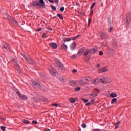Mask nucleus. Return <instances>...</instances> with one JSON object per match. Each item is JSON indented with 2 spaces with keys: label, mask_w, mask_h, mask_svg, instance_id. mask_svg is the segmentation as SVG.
<instances>
[{
  "label": "nucleus",
  "mask_w": 131,
  "mask_h": 131,
  "mask_svg": "<svg viewBox=\"0 0 131 131\" xmlns=\"http://www.w3.org/2000/svg\"><path fill=\"white\" fill-rule=\"evenodd\" d=\"M23 57L24 58V59L26 60V61H27L29 64H34L35 62L30 57L29 55H25L23 54H21Z\"/></svg>",
  "instance_id": "nucleus-1"
},
{
  "label": "nucleus",
  "mask_w": 131,
  "mask_h": 131,
  "mask_svg": "<svg viewBox=\"0 0 131 131\" xmlns=\"http://www.w3.org/2000/svg\"><path fill=\"white\" fill-rule=\"evenodd\" d=\"M91 79L92 78L90 77L83 78L80 81V84H81V85H84L85 84H86L89 81H90Z\"/></svg>",
  "instance_id": "nucleus-2"
},
{
  "label": "nucleus",
  "mask_w": 131,
  "mask_h": 131,
  "mask_svg": "<svg viewBox=\"0 0 131 131\" xmlns=\"http://www.w3.org/2000/svg\"><path fill=\"white\" fill-rule=\"evenodd\" d=\"M102 83L104 84H107V83H110L112 82V80L109 77H104L101 78Z\"/></svg>",
  "instance_id": "nucleus-3"
},
{
  "label": "nucleus",
  "mask_w": 131,
  "mask_h": 131,
  "mask_svg": "<svg viewBox=\"0 0 131 131\" xmlns=\"http://www.w3.org/2000/svg\"><path fill=\"white\" fill-rule=\"evenodd\" d=\"M107 71H109V69H108L107 67H103L98 70V72L99 73H102L103 72H107Z\"/></svg>",
  "instance_id": "nucleus-4"
},
{
  "label": "nucleus",
  "mask_w": 131,
  "mask_h": 131,
  "mask_svg": "<svg viewBox=\"0 0 131 131\" xmlns=\"http://www.w3.org/2000/svg\"><path fill=\"white\" fill-rule=\"evenodd\" d=\"M32 85L35 89L40 88V84L38 82H37V81H35L32 80Z\"/></svg>",
  "instance_id": "nucleus-5"
},
{
  "label": "nucleus",
  "mask_w": 131,
  "mask_h": 131,
  "mask_svg": "<svg viewBox=\"0 0 131 131\" xmlns=\"http://www.w3.org/2000/svg\"><path fill=\"white\" fill-rule=\"evenodd\" d=\"M56 65H57L58 68H59L61 70H65L66 69V68H65L64 65L60 62L56 63Z\"/></svg>",
  "instance_id": "nucleus-6"
},
{
  "label": "nucleus",
  "mask_w": 131,
  "mask_h": 131,
  "mask_svg": "<svg viewBox=\"0 0 131 131\" xmlns=\"http://www.w3.org/2000/svg\"><path fill=\"white\" fill-rule=\"evenodd\" d=\"M49 72L52 75H55L56 73H57V71H56V69H55V68H54V67H50V69H49Z\"/></svg>",
  "instance_id": "nucleus-7"
},
{
  "label": "nucleus",
  "mask_w": 131,
  "mask_h": 131,
  "mask_svg": "<svg viewBox=\"0 0 131 131\" xmlns=\"http://www.w3.org/2000/svg\"><path fill=\"white\" fill-rule=\"evenodd\" d=\"M17 95H18L19 98H20V99H21V100H26V99H27V97H26L25 95L21 94V93H20V92L18 91L17 92Z\"/></svg>",
  "instance_id": "nucleus-8"
},
{
  "label": "nucleus",
  "mask_w": 131,
  "mask_h": 131,
  "mask_svg": "<svg viewBox=\"0 0 131 131\" xmlns=\"http://www.w3.org/2000/svg\"><path fill=\"white\" fill-rule=\"evenodd\" d=\"M131 21V12H129L127 14V22L128 24H129Z\"/></svg>",
  "instance_id": "nucleus-9"
},
{
  "label": "nucleus",
  "mask_w": 131,
  "mask_h": 131,
  "mask_svg": "<svg viewBox=\"0 0 131 131\" xmlns=\"http://www.w3.org/2000/svg\"><path fill=\"white\" fill-rule=\"evenodd\" d=\"M49 46L52 49H57L58 48V45L54 42L49 43Z\"/></svg>",
  "instance_id": "nucleus-10"
},
{
  "label": "nucleus",
  "mask_w": 131,
  "mask_h": 131,
  "mask_svg": "<svg viewBox=\"0 0 131 131\" xmlns=\"http://www.w3.org/2000/svg\"><path fill=\"white\" fill-rule=\"evenodd\" d=\"M31 4L32 5V6H33V7H39V6H40V4H39V2L36 1H33Z\"/></svg>",
  "instance_id": "nucleus-11"
},
{
  "label": "nucleus",
  "mask_w": 131,
  "mask_h": 131,
  "mask_svg": "<svg viewBox=\"0 0 131 131\" xmlns=\"http://www.w3.org/2000/svg\"><path fill=\"white\" fill-rule=\"evenodd\" d=\"M84 51H85V48L82 47V48L79 49V51L78 52L77 55H80V56H81V55H82Z\"/></svg>",
  "instance_id": "nucleus-12"
},
{
  "label": "nucleus",
  "mask_w": 131,
  "mask_h": 131,
  "mask_svg": "<svg viewBox=\"0 0 131 131\" xmlns=\"http://www.w3.org/2000/svg\"><path fill=\"white\" fill-rule=\"evenodd\" d=\"M90 51V54H95V53H96V52H98V48L95 47V48H93Z\"/></svg>",
  "instance_id": "nucleus-13"
},
{
  "label": "nucleus",
  "mask_w": 131,
  "mask_h": 131,
  "mask_svg": "<svg viewBox=\"0 0 131 131\" xmlns=\"http://www.w3.org/2000/svg\"><path fill=\"white\" fill-rule=\"evenodd\" d=\"M100 37L102 39H106V38H107V34L102 32L100 34Z\"/></svg>",
  "instance_id": "nucleus-14"
},
{
  "label": "nucleus",
  "mask_w": 131,
  "mask_h": 131,
  "mask_svg": "<svg viewBox=\"0 0 131 131\" xmlns=\"http://www.w3.org/2000/svg\"><path fill=\"white\" fill-rule=\"evenodd\" d=\"M100 82H102V79H96L93 81V83L94 84H97V83H100Z\"/></svg>",
  "instance_id": "nucleus-15"
},
{
  "label": "nucleus",
  "mask_w": 131,
  "mask_h": 131,
  "mask_svg": "<svg viewBox=\"0 0 131 131\" xmlns=\"http://www.w3.org/2000/svg\"><path fill=\"white\" fill-rule=\"evenodd\" d=\"M37 76L39 78H46V75L42 73H39L37 74Z\"/></svg>",
  "instance_id": "nucleus-16"
},
{
  "label": "nucleus",
  "mask_w": 131,
  "mask_h": 131,
  "mask_svg": "<svg viewBox=\"0 0 131 131\" xmlns=\"http://www.w3.org/2000/svg\"><path fill=\"white\" fill-rule=\"evenodd\" d=\"M108 52L110 54H111V55H114V54H115V50L112 48H108Z\"/></svg>",
  "instance_id": "nucleus-17"
},
{
  "label": "nucleus",
  "mask_w": 131,
  "mask_h": 131,
  "mask_svg": "<svg viewBox=\"0 0 131 131\" xmlns=\"http://www.w3.org/2000/svg\"><path fill=\"white\" fill-rule=\"evenodd\" d=\"M70 48L73 51L74 50V49L76 48V43L73 42L72 44L71 45Z\"/></svg>",
  "instance_id": "nucleus-18"
},
{
  "label": "nucleus",
  "mask_w": 131,
  "mask_h": 131,
  "mask_svg": "<svg viewBox=\"0 0 131 131\" xmlns=\"http://www.w3.org/2000/svg\"><path fill=\"white\" fill-rule=\"evenodd\" d=\"M12 63L15 66L19 67V64H18V60L17 59H13Z\"/></svg>",
  "instance_id": "nucleus-19"
},
{
  "label": "nucleus",
  "mask_w": 131,
  "mask_h": 131,
  "mask_svg": "<svg viewBox=\"0 0 131 131\" xmlns=\"http://www.w3.org/2000/svg\"><path fill=\"white\" fill-rule=\"evenodd\" d=\"M69 101H70V102H71V103L73 104L74 103H75V102H76V101H77V99H76L75 98H70L69 99Z\"/></svg>",
  "instance_id": "nucleus-20"
},
{
  "label": "nucleus",
  "mask_w": 131,
  "mask_h": 131,
  "mask_svg": "<svg viewBox=\"0 0 131 131\" xmlns=\"http://www.w3.org/2000/svg\"><path fill=\"white\" fill-rule=\"evenodd\" d=\"M59 80L62 83H65V82H66V81H67V79L65 78H59Z\"/></svg>",
  "instance_id": "nucleus-21"
},
{
  "label": "nucleus",
  "mask_w": 131,
  "mask_h": 131,
  "mask_svg": "<svg viewBox=\"0 0 131 131\" xmlns=\"http://www.w3.org/2000/svg\"><path fill=\"white\" fill-rule=\"evenodd\" d=\"M110 96L111 98H116V97H117V94L114 92H112L111 93Z\"/></svg>",
  "instance_id": "nucleus-22"
},
{
  "label": "nucleus",
  "mask_w": 131,
  "mask_h": 131,
  "mask_svg": "<svg viewBox=\"0 0 131 131\" xmlns=\"http://www.w3.org/2000/svg\"><path fill=\"white\" fill-rule=\"evenodd\" d=\"M97 96H98V94L94 93V92H92L90 94V97H92V98L97 97Z\"/></svg>",
  "instance_id": "nucleus-23"
},
{
  "label": "nucleus",
  "mask_w": 131,
  "mask_h": 131,
  "mask_svg": "<svg viewBox=\"0 0 131 131\" xmlns=\"http://www.w3.org/2000/svg\"><path fill=\"white\" fill-rule=\"evenodd\" d=\"M89 53H91V51L90 50H89L88 49H86L85 51V52L84 53V56H88V54Z\"/></svg>",
  "instance_id": "nucleus-24"
},
{
  "label": "nucleus",
  "mask_w": 131,
  "mask_h": 131,
  "mask_svg": "<svg viewBox=\"0 0 131 131\" xmlns=\"http://www.w3.org/2000/svg\"><path fill=\"white\" fill-rule=\"evenodd\" d=\"M7 19L9 20V21H10V22H12L14 20V18H13L10 15L7 16Z\"/></svg>",
  "instance_id": "nucleus-25"
},
{
  "label": "nucleus",
  "mask_w": 131,
  "mask_h": 131,
  "mask_svg": "<svg viewBox=\"0 0 131 131\" xmlns=\"http://www.w3.org/2000/svg\"><path fill=\"white\" fill-rule=\"evenodd\" d=\"M117 102V98H113L112 100L111 104H115Z\"/></svg>",
  "instance_id": "nucleus-26"
},
{
  "label": "nucleus",
  "mask_w": 131,
  "mask_h": 131,
  "mask_svg": "<svg viewBox=\"0 0 131 131\" xmlns=\"http://www.w3.org/2000/svg\"><path fill=\"white\" fill-rule=\"evenodd\" d=\"M61 47L63 50H66V49H67V45L65 44L61 45Z\"/></svg>",
  "instance_id": "nucleus-27"
},
{
  "label": "nucleus",
  "mask_w": 131,
  "mask_h": 131,
  "mask_svg": "<svg viewBox=\"0 0 131 131\" xmlns=\"http://www.w3.org/2000/svg\"><path fill=\"white\" fill-rule=\"evenodd\" d=\"M57 17H59V19H60V20H63V19H64V17H63V15H62V14H58Z\"/></svg>",
  "instance_id": "nucleus-28"
},
{
  "label": "nucleus",
  "mask_w": 131,
  "mask_h": 131,
  "mask_svg": "<svg viewBox=\"0 0 131 131\" xmlns=\"http://www.w3.org/2000/svg\"><path fill=\"white\" fill-rule=\"evenodd\" d=\"M23 122H24V123H25V124H29V123H30L29 121L26 120H23Z\"/></svg>",
  "instance_id": "nucleus-29"
},
{
  "label": "nucleus",
  "mask_w": 131,
  "mask_h": 131,
  "mask_svg": "<svg viewBox=\"0 0 131 131\" xmlns=\"http://www.w3.org/2000/svg\"><path fill=\"white\" fill-rule=\"evenodd\" d=\"M11 22H12L13 24L17 26L18 25V23L17 22V21L15 20V19H13V20H12Z\"/></svg>",
  "instance_id": "nucleus-30"
},
{
  "label": "nucleus",
  "mask_w": 131,
  "mask_h": 131,
  "mask_svg": "<svg viewBox=\"0 0 131 131\" xmlns=\"http://www.w3.org/2000/svg\"><path fill=\"white\" fill-rule=\"evenodd\" d=\"M3 48H4V49L5 50H6V51H7V52H9L10 49H9V48H8V47L7 46H5V45H3Z\"/></svg>",
  "instance_id": "nucleus-31"
},
{
  "label": "nucleus",
  "mask_w": 131,
  "mask_h": 131,
  "mask_svg": "<svg viewBox=\"0 0 131 131\" xmlns=\"http://www.w3.org/2000/svg\"><path fill=\"white\" fill-rule=\"evenodd\" d=\"M0 128L2 131H6V127L4 126H1Z\"/></svg>",
  "instance_id": "nucleus-32"
},
{
  "label": "nucleus",
  "mask_w": 131,
  "mask_h": 131,
  "mask_svg": "<svg viewBox=\"0 0 131 131\" xmlns=\"http://www.w3.org/2000/svg\"><path fill=\"white\" fill-rule=\"evenodd\" d=\"M81 89V88L80 87H76L75 88V92H78V91H80Z\"/></svg>",
  "instance_id": "nucleus-33"
},
{
  "label": "nucleus",
  "mask_w": 131,
  "mask_h": 131,
  "mask_svg": "<svg viewBox=\"0 0 131 131\" xmlns=\"http://www.w3.org/2000/svg\"><path fill=\"white\" fill-rule=\"evenodd\" d=\"M77 57V55L74 54V55H72L71 56V58L73 59H75V58H76Z\"/></svg>",
  "instance_id": "nucleus-34"
},
{
  "label": "nucleus",
  "mask_w": 131,
  "mask_h": 131,
  "mask_svg": "<svg viewBox=\"0 0 131 131\" xmlns=\"http://www.w3.org/2000/svg\"><path fill=\"white\" fill-rule=\"evenodd\" d=\"M51 9H52V10L53 11H56L57 10V8H56V7H55L54 6L51 5Z\"/></svg>",
  "instance_id": "nucleus-35"
},
{
  "label": "nucleus",
  "mask_w": 131,
  "mask_h": 131,
  "mask_svg": "<svg viewBox=\"0 0 131 131\" xmlns=\"http://www.w3.org/2000/svg\"><path fill=\"white\" fill-rule=\"evenodd\" d=\"M79 36V35L77 36L76 37H72V40H75V39H77V38H78Z\"/></svg>",
  "instance_id": "nucleus-36"
},
{
  "label": "nucleus",
  "mask_w": 131,
  "mask_h": 131,
  "mask_svg": "<svg viewBox=\"0 0 131 131\" xmlns=\"http://www.w3.org/2000/svg\"><path fill=\"white\" fill-rule=\"evenodd\" d=\"M81 99L82 100V101H83L84 103H88V102H89V100L88 99H84L83 98H81Z\"/></svg>",
  "instance_id": "nucleus-37"
},
{
  "label": "nucleus",
  "mask_w": 131,
  "mask_h": 131,
  "mask_svg": "<svg viewBox=\"0 0 131 131\" xmlns=\"http://www.w3.org/2000/svg\"><path fill=\"white\" fill-rule=\"evenodd\" d=\"M71 40H72V38H68L65 39L64 41H70Z\"/></svg>",
  "instance_id": "nucleus-38"
},
{
  "label": "nucleus",
  "mask_w": 131,
  "mask_h": 131,
  "mask_svg": "<svg viewBox=\"0 0 131 131\" xmlns=\"http://www.w3.org/2000/svg\"><path fill=\"white\" fill-rule=\"evenodd\" d=\"M64 10H65V7H62L60 8V11L61 12H64Z\"/></svg>",
  "instance_id": "nucleus-39"
},
{
  "label": "nucleus",
  "mask_w": 131,
  "mask_h": 131,
  "mask_svg": "<svg viewBox=\"0 0 131 131\" xmlns=\"http://www.w3.org/2000/svg\"><path fill=\"white\" fill-rule=\"evenodd\" d=\"M39 3L42 5H45V1L43 0H39Z\"/></svg>",
  "instance_id": "nucleus-40"
},
{
  "label": "nucleus",
  "mask_w": 131,
  "mask_h": 131,
  "mask_svg": "<svg viewBox=\"0 0 131 131\" xmlns=\"http://www.w3.org/2000/svg\"><path fill=\"white\" fill-rule=\"evenodd\" d=\"M82 127H83V128H85V127H86V124L84 123H82Z\"/></svg>",
  "instance_id": "nucleus-41"
},
{
  "label": "nucleus",
  "mask_w": 131,
  "mask_h": 131,
  "mask_svg": "<svg viewBox=\"0 0 131 131\" xmlns=\"http://www.w3.org/2000/svg\"><path fill=\"white\" fill-rule=\"evenodd\" d=\"M96 5V3H93V4L91 5V9H93L94 7Z\"/></svg>",
  "instance_id": "nucleus-42"
},
{
  "label": "nucleus",
  "mask_w": 131,
  "mask_h": 131,
  "mask_svg": "<svg viewBox=\"0 0 131 131\" xmlns=\"http://www.w3.org/2000/svg\"><path fill=\"white\" fill-rule=\"evenodd\" d=\"M73 73H76L77 72V70L76 69H73L72 71Z\"/></svg>",
  "instance_id": "nucleus-43"
},
{
  "label": "nucleus",
  "mask_w": 131,
  "mask_h": 131,
  "mask_svg": "<svg viewBox=\"0 0 131 131\" xmlns=\"http://www.w3.org/2000/svg\"><path fill=\"white\" fill-rule=\"evenodd\" d=\"M33 124H37V121H32Z\"/></svg>",
  "instance_id": "nucleus-44"
},
{
  "label": "nucleus",
  "mask_w": 131,
  "mask_h": 131,
  "mask_svg": "<svg viewBox=\"0 0 131 131\" xmlns=\"http://www.w3.org/2000/svg\"><path fill=\"white\" fill-rule=\"evenodd\" d=\"M18 69H17V71L18 73H21V69H20V67L18 66Z\"/></svg>",
  "instance_id": "nucleus-45"
},
{
  "label": "nucleus",
  "mask_w": 131,
  "mask_h": 131,
  "mask_svg": "<svg viewBox=\"0 0 131 131\" xmlns=\"http://www.w3.org/2000/svg\"><path fill=\"white\" fill-rule=\"evenodd\" d=\"M103 54H104L103 51H99V55L100 56H102V55H103Z\"/></svg>",
  "instance_id": "nucleus-46"
},
{
  "label": "nucleus",
  "mask_w": 131,
  "mask_h": 131,
  "mask_svg": "<svg viewBox=\"0 0 131 131\" xmlns=\"http://www.w3.org/2000/svg\"><path fill=\"white\" fill-rule=\"evenodd\" d=\"M91 105H92V103L91 102L86 103V106H91Z\"/></svg>",
  "instance_id": "nucleus-47"
},
{
  "label": "nucleus",
  "mask_w": 131,
  "mask_h": 131,
  "mask_svg": "<svg viewBox=\"0 0 131 131\" xmlns=\"http://www.w3.org/2000/svg\"><path fill=\"white\" fill-rule=\"evenodd\" d=\"M91 22H92V19L91 18L89 19L88 25H90V24H91Z\"/></svg>",
  "instance_id": "nucleus-48"
},
{
  "label": "nucleus",
  "mask_w": 131,
  "mask_h": 131,
  "mask_svg": "<svg viewBox=\"0 0 131 131\" xmlns=\"http://www.w3.org/2000/svg\"><path fill=\"white\" fill-rule=\"evenodd\" d=\"M52 106L53 107H58V104H53Z\"/></svg>",
  "instance_id": "nucleus-49"
},
{
  "label": "nucleus",
  "mask_w": 131,
  "mask_h": 131,
  "mask_svg": "<svg viewBox=\"0 0 131 131\" xmlns=\"http://www.w3.org/2000/svg\"><path fill=\"white\" fill-rule=\"evenodd\" d=\"M113 27H111L110 28V30H109L110 32H111L112 31V30H113Z\"/></svg>",
  "instance_id": "nucleus-50"
},
{
  "label": "nucleus",
  "mask_w": 131,
  "mask_h": 131,
  "mask_svg": "<svg viewBox=\"0 0 131 131\" xmlns=\"http://www.w3.org/2000/svg\"><path fill=\"white\" fill-rule=\"evenodd\" d=\"M102 46H103V47H106L107 44H106V43L103 42L102 43Z\"/></svg>",
  "instance_id": "nucleus-51"
},
{
  "label": "nucleus",
  "mask_w": 131,
  "mask_h": 131,
  "mask_svg": "<svg viewBox=\"0 0 131 131\" xmlns=\"http://www.w3.org/2000/svg\"><path fill=\"white\" fill-rule=\"evenodd\" d=\"M120 123H121V122L119 121V122H118L116 123V125H119V124H120Z\"/></svg>",
  "instance_id": "nucleus-52"
},
{
  "label": "nucleus",
  "mask_w": 131,
  "mask_h": 131,
  "mask_svg": "<svg viewBox=\"0 0 131 131\" xmlns=\"http://www.w3.org/2000/svg\"><path fill=\"white\" fill-rule=\"evenodd\" d=\"M46 35H47V34L44 33V34H43V35H42L43 38H45V37H46Z\"/></svg>",
  "instance_id": "nucleus-53"
},
{
  "label": "nucleus",
  "mask_w": 131,
  "mask_h": 131,
  "mask_svg": "<svg viewBox=\"0 0 131 131\" xmlns=\"http://www.w3.org/2000/svg\"><path fill=\"white\" fill-rule=\"evenodd\" d=\"M41 30H42V28H40L37 30V31H41Z\"/></svg>",
  "instance_id": "nucleus-54"
},
{
  "label": "nucleus",
  "mask_w": 131,
  "mask_h": 131,
  "mask_svg": "<svg viewBox=\"0 0 131 131\" xmlns=\"http://www.w3.org/2000/svg\"><path fill=\"white\" fill-rule=\"evenodd\" d=\"M93 131H101V130H100L99 129H94Z\"/></svg>",
  "instance_id": "nucleus-55"
},
{
  "label": "nucleus",
  "mask_w": 131,
  "mask_h": 131,
  "mask_svg": "<svg viewBox=\"0 0 131 131\" xmlns=\"http://www.w3.org/2000/svg\"><path fill=\"white\" fill-rule=\"evenodd\" d=\"M94 90L96 91V92H99V90L97 88H95Z\"/></svg>",
  "instance_id": "nucleus-56"
},
{
  "label": "nucleus",
  "mask_w": 131,
  "mask_h": 131,
  "mask_svg": "<svg viewBox=\"0 0 131 131\" xmlns=\"http://www.w3.org/2000/svg\"><path fill=\"white\" fill-rule=\"evenodd\" d=\"M76 6H80V5L79 4V3H78V2H76Z\"/></svg>",
  "instance_id": "nucleus-57"
},
{
  "label": "nucleus",
  "mask_w": 131,
  "mask_h": 131,
  "mask_svg": "<svg viewBox=\"0 0 131 131\" xmlns=\"http://www.w3.org/2000/svg\"><path fill=\"white\" fill-rule=\"evenodd\" d=\"M49 2H50V3H54V1L53 0H48Z\"/></svg>",
  "instance_id": "nucleus-58"
},
{
  "label": "nucleus",
  "mask_w": 131,
  "mask_h": 131,
  "mask_svg": "<svg viewBox=\"0 0 131 131\" xmlns=\"http://www.w3.org/2000/svg\"><path fill=\"white\" fill-rule=\"evenodd\" d=\"M56 4H58L59 3V0H55Z\"/></svg>",
  "instance_id": "nucleus-59"
},
{
  "label": "nucleus",
  "mask_w": 131,
  "mask_h": 131,
  "mask_svg": "<svg viewBox=\"0 0 131 131\" xmlns=\"http://www.w3.org/2000/svg\"><path fill=\"white\" fill-rule=\"evenodd\" d=\"M94 102H95V100L92 99V100H91V103H94Z\"/></svg>",
  "instance_id": "nucleus-60"
},
{
  "label": "nucleus",
  "mask_w": 131,
  "mask_h": 131,
  "mask_svg": "<svg viewBox=\"0 0 131 131\" xmlns=\"http://www.w3.org/2000/svg\"><path fill=\"white\" fill-rule=\"evenodd\" d=\"M115 128V129H117V128H118V125L116 126Z\"/></svg>",
  "instance_id": "nucleus-61"
},
{
  "label": "nucleus",
  "mask_w": 131,
  "mask_h": 131,
  "mask_svg": "<svg viewBox=\"0 0 131 131\" xmlns=\"http://www.w3.org/2000/svg\"><path fill=\"white\" fill-rule=\"evenodd\" d=\"M50 130L49 129H45L44 131H50Z\"/></svg>",
  "instance_id": "nucleus-62"
},
{
  "label": "nucleus",
  "mask_w": 131,
  "mask_h": 131,
  "mask_svg": "<svg viewBox=\"0 0 131 131\" xmlns=\"http://www.w3.org/2000/svg\"><path fill=\"white\" fill-rule=\"evenodd\" d=\"M0 119H1V120H4V118H3V117H0Z\"/></svg>",
  "instance_id": "nucleus-63"
},
{
  "label": "nucleus",
  "mask_w": 131,
  "mask_h": 131,
  "mask_svg": "<svg viewBox=\"0 0 131 131\" xmlns=\"http://www.w3.org/2000/svg\"><path fill=\"white\" fill-rule=\"evenodd\" d=\"M101 7H104V4H103V3L101 2Z\"/></svg>",
  "instance_id": "nucleus-64"
}]
</instances>
